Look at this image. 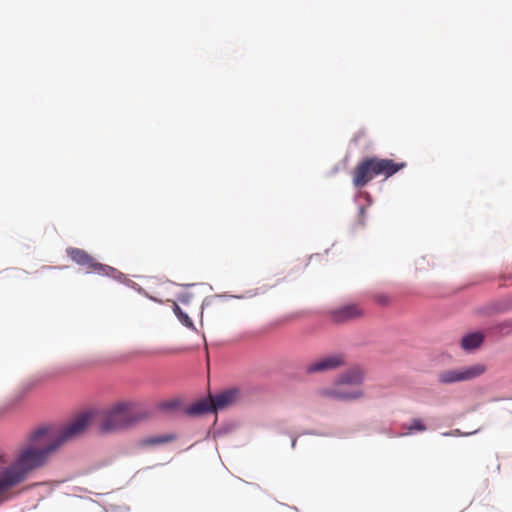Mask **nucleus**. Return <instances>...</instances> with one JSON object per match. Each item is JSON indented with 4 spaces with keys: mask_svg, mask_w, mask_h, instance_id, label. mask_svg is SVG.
I'll list each match as a JSON object with an SVG mask.
<instances>
[{
    "mask_svg": "<svg viewBox=\"0 0 512 512\" xmlns=\"http://www.w3.org/2000/svg\"><path fill=\"white\" fill-rule=\"evenodd\" d=\"M95 415L91 412L77 416L57 435L49 428L33 431L14 454L12 461L0 468V504L12 496V491L30 475L46 466L51 456L66 442L82 435Z\"/></svg>",
    "mask_w": 512,
    "mask_h": 512,
    "instance_id": "nucleus-1",
    "label": "nucleus"
},
{
    "mask_svg": "<svg viewBox=\"0 0 512 512\" xmlns=\"http://www.w3.org/2000/svg\"><path fill=\"white\" fill-rule=\"evenodd\" d=\"M146 417L135 402L122 401L113 404L97 416L98 429L101 433H113L128 429Z\"/></svg>",
    "mask_w": 512,
    "mask_h": 512,
    "instance_id": "nucleus-2",
    "label": "nucleus"
},
{
    "mask_svg": "<svg viewBox=\"0 0 512 512\" xmlns=\"http://www.w3.org/2000/svg\"><path fill=\"white\" fill-rule=\"evenodd\" d=\"M405 166V163H395L391 159H379L376 157L364 159L353 170V185L356 188H363L375 176L384 175L388 178Z\"/></svg>",
    "mask_w": 512,
    "mask_h": 512,
    "instance_id": "nucleus-3",
    "label": "nucleus"
},
{
    "mask_svg": "<svg viewBox=\"0 0 512 512\" xmlns=\"http://www.w3.org/2000/svg\"><path fill=\"white\" fill-rule=\"evenodd\" d=\"M486 371V367L483 364H474L468 367H462L459 369H449L441 371L437 375V380L440 384L449 385L457 382L469 381L475 379Z\"/></svg>",
    "mask_w": 512,
    "mask_h": 512,
    "instance_id": "nucleus-4",
    "label": "nucleus"
},
{
    "mask_svg": "<svg viewBox=\"0 0 512 512\" xmlns=\"http://www.w3.org/2000/svg\"><path fill=\"white\" fill-rule=\"evenodd\" d=\"M67 253L75 263L85 267L89 273L109 275V272L113 271L111 267L96 262L93 257L82 249L70 248L67 250Z\"/></svg>",
    "mask_w": 512,
    "mask_h": 512,
    "instance_id": "nucleus-5",
    "label": "nucleus"
},
{
    "mask_svg": "<svg viewBox=\"0 0 512 512\" xmlns=\"http://www.w3.org/2000/svg\"><path fill=\"white\" fill-rule=\"evenodd\" d=\"M321 394L335 400L348 401L363 397V391L359 388H352L338 379L331 388L322 390Z\"/></svg>",
    "mask_w": 512,
    "mask_h": 512,
    "instance_id": "nucleus-6",
    "label": "nucleus"
},
{
    "mask_svg": "<svg viewBox=\"0 0 512 512\" xmlns=\"http://www.w3.org/2000/svg\"><path fill=\"white\" fill-rule=\"evenodd\" d=\"M345 361L342 355L334 354L323 358H320L306 367V372L309 374L324 372L328 370L336 369L344 365Z\"/></svg>",
    "mask_w": 512,
    "mask_h": 512,
    "instance_id": "nucleus-7",
    "label": "nucleus"
},
{
    "mask_svg": "<svg viewBox=\"0 0 512 512\" xmlns=\"http://www.w3.org/2000/svg\"><path fill=\"white\" fill-rule=\"evenodd\" d=\"M363 315L362 309L355 305L349 304L331 311L330 317L336 323H343L349 320L359 318Z\"/></svg>",
    "mask_w": 512,
    "mask_h": 512,
    "instance_id": "nucleus-8",
    "label": "nucleus"
},
{
    "mask_svg": "<svg viewBox=\"0 0 512 512\" xmlns=\"http://www.w3.org/2000/svg\"><path fill=\"white\" fill-rule=\"evenodd\" d=\"M238 390L232 389L221 392L215 396H211L212 408L214 411L222 410L232 404H234L238 397Z\"/></svg>",
    "mask_w": 512,
    "mask_h": 512,
    "instance_id": "nucleus-9",
    "label": "nucleus"
},
{
    "mask_svg": "<svg viewBox=\"0 0 512 512\" xmlns=\"http://www.w3.org/2000/svg\"><path fill=\"white\" fill-rule=\"evenodd\" d=\"M365 378V372L361 367H353L346 372H344L340 377L339 380L342 381V383H345L349 386H357L360 385Z\"/></svg>",
    "mask_w": 512,
    "mask_h": 512,
    "instance_id": "nucleus-10",
    "label": "nucleus"
},
{
    "mask_svg": "<svg viewBox=\"0 0 512 512\" xmlns=\"http://www.w3.org/2000/svg\"><path fill=\"white\" fill-rule=\"evenodd\" d=\"M212 411L214 410L210 397L208 399H200L185 409L186 414L190 416H199Z\"/></svg>",
    "mask_w": 512,
    "mask_h": 512,
    "instance_id": "nucleus-11",
    "label": "nucleus"
},
{
    "mask_svg": "<svg viewBox=\"0 0 512 512\" xmlns=\"http://www.w3.org/2000/svg\"><path fill=\"white\" fill-rule=\"evenodd\" d=\"M483 339V334L479 332L468 334L462 338L461 347L464 350H472L478 348L482 344Z\"/></svg>",
    "mask_w": 512,
    "mask_h": 512,
    "instance_id": "nucleus-12",
    "label": "nucleus"
},
{
    "mask_svg": "<svg viewBox=\"0 0 512 512\" xmlns=\"http://www.w3.org/2000/svg\"><path fill=\"white\" fill-rule=\"evenodd\" d=\"M174 436L172 435H165V436H154V437H148L140 441L141 446H152V445H158L170 442L174 440Z\"/></svg>",
    "mask_w": 512,
    "mask_h": 512,
    "instance_id": "nucleus-13",
    "label": "nucleus"
},
{
    "mask_svg": "<svg viewBox=\"0 0 512 512\" xmlns=\"http://www.w3.org/2000/svg\"><path fill=\"white\" fill-rule=\"evenodd\" d=\"M174 313L183 325L190 329H195L190 317L177 304L174 305Z\"/></svg>",
    "mask_w": 512,
    "mask_h": 512,
    "instance_id": "nucleus-14",
    "label": "nucleus"
},
{
    "mask_svg": "<svg viewBox=\"0 0 512 512\" xmlns=\"http://www.w3.org/2000/svg\"><path fill=\"white\" fill-rule=\"evenodd\" d=\"M405 429L407 430L406 434H412L414 432H423L427 427L421 419L414 418L409 425L405 426Z\"/></svg>",
    "mask_w": 512,
    "mask_h": 512,
    "instance_id": "nucleus-15",
    "label": "nucleus"
},
{
    "mask_svg": "<svg viewBox=\"0 0 512 512\" xmlns=\"http://www.w3.org/2000/svg\"><path fill=\"white\" fill-rule=\"evenodd\" d=\"M511 328H512L511 321H507V322H503V323L499 324V329L501 332H503V331L508 332V331H510Z\"/></svg>",
    "mask_w": 512,
    "mask_h": 512,
    "instance_id": "nucleus-16",
    "label": "nucleus"
},
{
    "mask_svg": "<svg viewBox=\"0 0 512 512\" xmlns=\"http://www.w3.org/2000/svg\"><path fill=\"white\" fill-rule=\"evenodd\" d=\"M365 207L361 206L359 208V224L364 225V215H365Z\"/></svg>",
    "mask_w": 512,
    "mask_h": 512,
    "instance_id": "nucleus-17",
    "label": "nucleus"
},
{
    "mask_svg": "<svg viewBox=\"0 0 512 512\" xmlns=\"http://www.w3.org/2000/svg\"><path fill=\"white\" fill-rule=\"evenodd\" d=\"M174 406H176V403H174V402H170L168 404H165V407H167V408H172Z\"/></svg>",
    "mask_w": 512,
    "mask_h": 512,
    "instance_id": "nucleus-18",
    "label": "nucleus"
},
{
    "mask_svg": "<svg viewBox=\"0 0 512 512\" xmlns=\"http://www.w3.org/2000/svg\"><path fill=\"white\" fill-rule=\"evenodd\" d=\"M0 461L4 462V453L0 450Z\"/></svg>",
    "mask_w": 512,
    "mask_h": 512,
    "instance_id": "nucleus-19",
    "label": "nucleus"
}]
</instances>
